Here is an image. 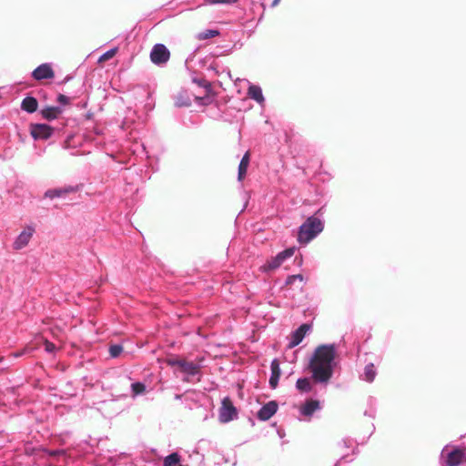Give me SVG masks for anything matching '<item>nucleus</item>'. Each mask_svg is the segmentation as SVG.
I'll list each match as a JSON object with an SVG mask.
<instances>
[{
	"label": "nucleus",
	"mask_w": 466,
	"mask_h": 466,
	"mask_svg": "<svg viewBox=\"0 0 466 466\" xmlns=\"http://www.w3.org/2000/svg\"><path fill=\"white\" fill-rule=\"evenodd\" d=\"M336 344H322L318 346L309 359V369L315 382L328 384L333 376L337 366Z\"/></svg>",
	"instance_id": "f257e3e1"
},
{
	"label": "nucleus",
	"mask_w": 466,
	"mask_h": 466,
	"mask_svg": "<svg viewBox=\"0 0 466 466\" xmlns=\"http://www.w3.org/2000/svg\"><path fill=\"white\" fill-rule=\"evenodd\" d=\"M324 224L322 220L317 217H309L299 227L298 233V241L300 244H308L322 232Z\"/></svg>",
	"instance_id": "f03ea898"
},
{
	"label": "nucleus",
	"mask_w": 466,
	"mask_h": 466,
	"mask_svg": "<svg viewBox=\"0 0 466 466\" xmlns=\"http://www.w3.org/2000/svg\"><path fill=\"white\" fill-rule=\"evenodd\" d=\"M466 461V451L463 449L447 444L440 456L441 466H460Z\"/></svg>",
	"instance_id": "7ed1b4c3"
},
{
	"label": "nucleus",
	"mask_w": 466,
	"mask_h": 466,
	"mask_svg": "<svg viewBox=\"0 0 466 466\" xmlns=\"http://www.w3.org/2000/svg\"><path fill=\"white\" fill-rule=\"evenodd\" d=\"M295 251L296 248L292 247L278 253L275 257L271 258L262 265L260 267V270L262 272H268L279 268L288 258L294 255Z\"/></svg>",
	"instance_id": "20e7f679"
},
{
	"label": "nucleus",
	"mask_w": 466,
	"mask_h": 466,
	"mask_svg": "<svg viewBox=\"0 0 466 466\" xmlns=\"http://www.w3.org/2000/svg\"><path fill=\"white\" fill-rule=\"evenodd\" d=\"M200 369L199 364L184 360L178 370L185 375L183 379L185 381L198 382L200 380Z\"/></svg>",
	"instance_id": "39448f33"
},
{
	"label": "nucleus",
	"mask_w": 466,
	"mask_h": 466,
	"mask_svg": "<svg viewBox=\"0 0 466 466\" xmlns=\"http://www.w3.org/2000/svg\"><path fill=\"white\" fill-rule=\"evenodd\" d=\"M170 57V52L163 44H156L150 52V60L157 66L165 65Z\"/></svg>",
	"instance_id": "423d86ee"
},
{
	"label": "nucleus",
	"mask_w": 466,
	"mask_h": 466,
	"mask_svg": "<svg viewBox=\"0 0 466 466\" xmlns=\"http://www.w3.org/2000/svg\"><path fill=\"white\" fill-rule=\"evenodd\" d=\"M238 417L237 409L228 398H224L219 409L218 419L222 423H228Z\"/></svg>",
	"instance_id": "0eeeda50"
},
{
	"label": "nucleus",
	"mask_w": 466,
	"mask_h": 466,
	"mask_svg": "<svg viewBox=\"0 0 466 466\" xmlns=\"http://www.w3.org/2000/svg\"><path fill=\"white\" fill-rule=\"evenodd\" d=\"M54 129L46 124H31L30 134L34 139H47L53 134Z\"/></svg>",
	"instance_id": "6e6552de"
},
{
	"label": "nucleus",
	"mask_w": 466,
	"mask_h": 466,
	"mask_svg": "<svg viewBox=\"0 0 466 466\" xmlns=\"http://www.w3.org/2000/svg\"><path fill=\"white\" fill-rule=\"evenodd\" d=\"M311 329L309 324L304 323L300 325L296 330H294L289 337L288 343V349H293L298 346L305 338L306 334Z\"/></svg>",
	"instance_id": "1a4fd4ad"
},
{
	"label": "nucleus",
	"mask_w": 466,
	"mask_h": 466,
	"mask_svg": "<svg viewBox=\"0 0 466 466\" xmlns=\"http://www.w3.org/2000/svg\"><path fill=\"white\" fill-rule=\"evenodd\" d=\"M278 408V403L275 400L268 401L260 408L257 417L259 420L266 421L277 412Z\"/></svg>",
	"instance_id": "9d476101"
},
{
	"label": "nucleus",
	"mask_w": 466,
	"mask_h": 466,
	"mask_svg": "<svg viewBox=\"0 0 466 466\" xmlns=\"http://www.w3.org/2000/svg\"><path fill=\"white\" fill-rule=\"evenodd\" d=\"M32 76L35 80H44L53 78L55 73L49 64H42L33 71Z\"/></svg>",
	"instance_id": "9b49d317"
},
{
	"label": "nucleus",
	"mask_w": 466,
	"mask_h": 466,
	"mask_svg": "<svg viewBox=\"0 0 466 466\" xmlns=\"http://www.w3.org/2000/svg\"><path fill=\"white\" fill-rule=\"evenodd\" d=\"M34 232H35L34 228L27 227L16 238L15 241L14 242V248L16 250H19V249L25 248L29 243Z\"/></svg>",
	"instance_id": "f8f14e48"
},
{
	"label": "nucleus",
	"mask_w": 466,
	"mask_h": 466,
	"mask_svg": "<svg viewBox=\"0 0 466 466\" xmlns=\"http://www.w3.org/2000/svg\"><path fill=\"white\" fill-rule=\"evenodd\" d=\"M248 96L256 101L260 106H265V97L262 93V88L255 84L248 83Z\"/></svg>",
	"instance_id": "ddd939ff"
},
{
	"label": "nucleus",
	"mask_w": 466,
	"mask_h": 466,
	"mask_svg": "<svg viewBox=\"0 0 466 466\" xmlns=\"http://www.w3.org/2000/svg\"><path fill=\"white\" fill-rule=\"evenodd\" d=\"M321 409L320 402L316 400H307L299 409L300 415L310 418L316 410Z\"/></svg>",
	"instance_id": "4468645a"
},
{
	"label": "nucleus",
	"mask_w": 466,
	"mask_h": 466,
	"mask_svg": "<svg viewBox=\"0 0 466 466\" xmlns=\"http://www.w3.org/2000/svg\"><path fill=\"white\" fill-rule=\"evenodd\" d=\"M193 96L187 90H180L174 96L175 106L177 107L189 106L192 102Z\"/></svg>",
	"instance_id": "2eb2a0df"
},
{
	"label": "nucleus",
	"mask_w": 466,
	"mask_h": 466,
	"mask_svg": "<svg viewBox=\"0 0 466 466\" xmlns=\"http://www.w3.org/2000/svg\"><path fill=\"white\" fill-rule=\"evenodd\" d=\"M377 376V369L375 365L371 362L365 365L362 373L360 375V379L368 383H371L374 381Z\"/></svg>",
	"instance_id": "dca6fc26"
},
{
	"label": "nucleus",
	"mask_w": 466,
	"mask_h": 466,
	"mask_svg": "<svg viewBox=\"0 0 466 466\" xmlns=\"http://www.w3.org/2000/svg\"><path fill=\"white\" fill-rule=\"evenodd\" d=\"M76 187L68 186V187H66L63 188L49 189L45 193V197L53 199L55 198L65 197L66 195L76 192Z\"/></svg>",
	"instance_id": "f3484780"
},
{
	"label": "nucleus",
	"mask_w": 466,
	"mask_h": 466,
	"mask_svg": "<svg viewBox=\"0 0 466 466\" xmlns=\"http://www.w3.org/2000/svg\"><path fill=\"white\" fill-rule=\"evenodd\" d=\"M271 375L269 378V385L272 389H275L278 386L281 371L279 367V362L278 360H273L270 364Z\"/></svg>",
	"instance_id": "a211bd4d"
},
{
	"label": "nucleus",
	"mask_w": 466,
	"mask_h": 466,
	"mask_svg": "<svg viewBox=\"0 0 466 466\" xmlns=\"http://www.w3.org/2000/svg\"><path fill=\"white\" fill-rule=\"evenodd\" d=\"M132 92L135 95H140V96H146V98H147V101L145 103L146 110L151 111L154 108L155 101L153 100L152 96L148 91H147L143 87L138 86V87L134 88Z\"/></svg>",
	"instance_id": "6ab92c4d"
},
{
	"label": "nucleus",
	"mask_w": 466,
	"mask_h": 466,
	"mask_svg": "<svg viewBox=\"0 0 466 466\" xmlns=\"http://www.w3.org/2000/svg\"><path fill=\"white\" fill-rule=\"evenodd\" d=\"M248 165H249V153L246 152L245 155L242 157L240 163L238 165V180L239 182H241L245 178Z\"/></svg>",
	"instance_id": "aec40b11"
},
{
	"label": "nucleus",
	"mask_w": 466,
	"mask_h": 466,
	"mask_svg": "<svg viewBox=\"0 0 466 466\" xmlns=\"http://www.w3.org/2000/svg\"><path fill=\"white\" fill-rule=\"evenodd\" d=\"M38 102L33 96H26L21 103V108L28 113H34L37 110Z\"/></svg>",
	"instance_id": "412c9836"
},
{
	"label": "nucleus",
	"mask_w": 466,
	"mask_h": 466,
	"mask_svg": "<svg viewBox=\"0 0 466 466\" xmlns=\"http://www.w3.org/2000/svg\"><path fill=\"white\" fill-rule=\"evenodd\" d=\"M62 110L58 106H46L41 110L42 116L46 120H54L58 117Z\"/></svg>",
	"instance_id": "4be33fe9"
},
{
	"label": "nucleus",
	"mask_w": 466,
	"mask_h": 466,
	"mask_svg": "<svg viewBox=\"0 0 466 466\" xmlns=\"http://www.w3.org/2000/svg\"><path fill=\"white\" fill-rule=\"evenodd\" d=\"M163 466H182L181 457L177 452H173L164 458Z\"/></svg>",
	"instance_id": "5701e85b"
},
{
	"label": "nucleus",
	"mask_w": 466,
	"mask_h": 466,
	"mask_svg": "<svg viewBox=\"0 0 466 466\" xmlns=\"http://www.w3.org/2000/svg\"><path fill=\"white\" fill-rule=\"evenodd\" d=\"M296 388L301 392H310L312 390L310 380L309 378L298 379Z\"/></svg>",
	"instance_id": "b1692460"
},
{
	"label": "nucleus",
	"mask_w": 466,
	"mask_h": 466,
	"mask_svg": "<svg viewBox=\"0 0 466 466\" xmlns=\"http://www.w3.org/2000/svg\"><path fill=\"white\" fill-rule=\"evenodd\" d=\"M377 412V400L374 398H369L368 408L364 411V415L374 419Z\"/></svg>",
	"instance_id": "393cba45"
},
{
	"label": "nucleus",
	"mask_w": 466,
	"mask_h": 466,
	"mask_svg": "<svg viewBox=\"0 0 466 466\" xmlns=\"http://www.w3.org/2000/svg\"><path fill=\"white\" fill-rule=\"evenodd\" d=\"M132 397L143 395L146 392V386L141 382H135L131 384Z\"/></svg>",
	"instance_id": "a878e982"
},
{
	"label": "nucleus",
	"mask_w": 466,
	"mask_h": 466,
	"mask_svg": "<svg viewBox=\"0 0 466 466\" xmlns=\"http://www.w3.org/2000/svg\"><path fill=\"white\" fill-rule=\"evenodd\" d=\"M218 35H219V32L218 30L208 29V30L200 32L198 35V38L199 40H206V39H208V38H212V37L218 36Z\"/></svg>",
	"instance_id": "bb28decb"
},
{
	"label": "nucleus",
	"mask_w": 466,
	"mask_h": 466,
	"mask_svg": "<svg viewBox=\"0 0 466 466\" xmlns=\"http://www.w3.org/2000/svg\"><path fill=\"white\" fill-rule=\"evenodd\" d=\"M116 55V48H112L110 50H108L107 52H106L105 54H103L99 58H98V64L102 65L104 62L113 58Z\"/></svg>",
	"instance_id": "cd10ccee"
},
{
	"label": "nucleus",
	"mask_w": 466,
	"mask_h": 466,
	"mask_svg": "<svg viewBox=\"0 0 466 466\" xmlns=\"http://www.w3.org/2000/svg\"><path fill=\"white\" fill-rule=\"evenodd\" d=\"M135 115H136L135 111H132L131 109H128V116H126L124 118V120H123V126H122L123 129L129 128L130 124L134 122V116Z\"/></svg>",
	"instance_id": "c85d7f7f"
},
{
	"label": "nucleus",
	"mask_w": 466,
	"mask_h": 466,
	"mask_svg": "<svg viewBox=\"0 0 466 466\" xmlns=\"http://www.w3.org/2000/svg\"><path fill=\"white\" fill-rule=\"evenodd\" d=\"M297 280H299V282H303L304 280V278L302 275L300 274H298V275H291V276H289L286 279V284L287 285H292L294 284Z\"/></svg>",
	"instance_id": "c756f323"
},
{
	"label": "nucleus",
	"mask_w": 466,
	"mask_h": 466,
	"mask_svg": "<svg viewBox=\"0 0 466 466\" xmlns=\"http://www.w3.org/2000/svg\"><path fill=\"white\" fill-rule=\"evenodd\" d=\"M183 360H184L177 359V358H169L167 360V365H169L171 367H177V369L179 370L180 365L183 362Z\"/></svg>",
	"instance_id": "7c9ffc66"
},
{
	"label": "nucleus",
	"mask_w": 466,
	"mask_h": 466,
	"mask_svg": "<svg viewBox=\"0 0 466 466\" xmlns=\"http://www.w3.org/2000/svg\"><path fill=\"white\" fill-rule=\"evenodd\" d=\"M237 1L238 0H205V2L209 5H218V4L231 5V4H235Z\"/></svg>",
	"instance_id": "2f4dec72"
},
{
	"label": "nucleus",
	"mask_w": 466,
	"mask_h": 466,
	"mask_svg": "<svg viewBox=\"0 0 466 466\" xmlns=\"http://www.w3.org/2000/svg\"><path fill=\"white\" fill-rule=\"evenodd\" d=\"M45 349L47 352H53L56 350V346L54 343L50 342L47 339H45Z\"/></svg>",
	"instance_id": "473e14b6"
},
{
	"label": "nucleus",
	"mask_w": 466,
	"mask_h": 466,
	"mask_svg": "<svg viewBox=\"0 0 466 466\" xmlns=\"http://www.w3.org/2000/svg\"><path fill=\"white\" fill-rule=\"evenodd\" d=\"M57 101L63 105H67L69 103L68 97L63 94L58 95Z\"/></svg>",
	"instance_id": "72a5a7b5"
},
{
	"label": "nucleus",
	"mask_w": 466,
	"mask_h": 466,
	"mask_svg": "<svg viewBox=\"0 0 466 466\" xmlns=\"http://www.w3.org/2000/svg\"><path fill=\"white\" fill-rule=\"evenodd\" d=\"M109 352L113 358H116V345H111L109 348Z\"/></svg>",
	"instance_id": "f704fd0d"
},
{
	"label": "nucleus",
	"mask_w": 466,
	"mask_h": 466,
	"mask_svg": "<svg viewBox=\"0 0 466 466\" xmlns=\"http://www.w3.org/2000/svg\"><path fill=\"white\" fill-rule=\"evenodd\" d=\"M280 2V0H273L272 4H271V6L272 7H275L279 5V3Z\"/></svg>",
	"instance_id": "c9c22d12"
},
{
	"label": "nucleus",
	"mask_w": 466,
	"mask_h": 466,
	"mask_svg": "<svg viewBox=\"0 0 466 466\" xmlns=\"http://www.w3.org/2000/svg\"><path fill=\"white\" fill-rule=\"evenodd\" d=\"M131 96V94H130V93L126 94V97H125V99H126V100H128V98H129V96ZM121 99H122V100H124V98H123V97H121Z\"/></svg>",
	"instance_id": "e433bc0d"
},
{
	"label": "nucleus",
	"mask_w": 466,
	"mask_h": 466,
	"mask_svg": "<svg viewBox=\"0 0 466 466\" xmlns=\"http://www.w3.org/2000/svg\"><path fill=\"white\" fill-rule=\"evenodd\" d=\"M117 350H118V355H119L122 351V347L120 345H118Z\"/></svg>",
	"instance_id": "4c0bfd02"
},
{
	"label": "nucleus",
	"mask_w": 466,
	"mask_h": 466,
	"mask_svg": "<svg viewBox=\"0 0 466 466\" xmlns=\"http://www.w3.org/2000/svg\"><path fill=\"white\" fill-rule=\"evenodd\" d=\"M129 135L133 136L132 131H130V132H129ZM131 139H136V137H131Z\"/></svg>",
	"instance_id": "58836bf2"
},
{
	"label": "nucleus",
	"mask_w": 466,
	"mask_h": 466,
	"mask_svg": "<svg viewBox=\"0 0 466 466\" xmlns=\"http://www.w3.org/2000/svg\"><path fill=\"white\" fill-rule=\"evenodd\" d=\"M340 461H338L334 466H339Z\"/></svg>",
	"instance_id": "ea45409f"
}]
</instances>
